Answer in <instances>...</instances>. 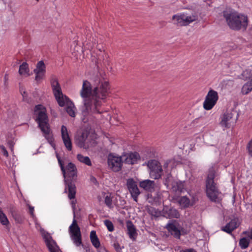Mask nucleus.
Instances as JSON below:
<instances>
[{
  "mask_svg": "<svg viewBox=\"0 0 252 252\" xmlns=\"http://www.w3.org/2000/svg\"><path fill=\"white\" fill-rule=\"evenodd\" d=\"M123 162L129 164H134L140 160V157L139 154L135 152H130L122 156Z\"/></svg>",
  "mask_w": 252,
  "mask_h": 252,
  "instance_id": "nucleus-15",
  "label": "nucleus"
},
{
  "mask_svg": "<svg viewBox=\"0 0 252 252\" xmlns=\"http://www.w3.org/2000/svg\"><path fill=\"white\" fill-rule=\"evenodd\" d=\"M76 110V109L72 101H69L65 106V111L70 117H75Z\"/></svg>",
  "mask_w": 252,
  "mask_h": 252,
  "instance_id": "nucleus-23",
  "label": "nucleus"
},
{
  "mask_svg": "<svg viewBox=\"0 0 252 252\" xmlns=\"http://www.w3.org/2000/svg\"><path fill=\"white\" fill-rule=\"evenodd\" d=\"M29 68L28 64L26 62H24L19 66V73L20 75H29Z\"/></svg>",
  "mask_w": 252,
  "mask_h": 252,
  "instance_id": "nucleus-30",
  "label": "nucleus"
},
{
  "mask_svg": "<svg viewBox=\"0 0 252 252\" xmlns=\"http://www.w3.org/2000/svg\"><path fill=\"white\" fill-rule=\"evenodd\" d=\"M250 244V241L245 237L240 239L239 241V246L242 249L247 248Z\"/></svg>",
  "mask_w": 252,
  "mask_h": 252,
  "instance_id": "nucleus-32",
  "label": "nucleus"
},
{
  "mask_svg": "<svg viewBox=\"0 0 252 252\" xmlns=\"http://www.w3.org/2000/svg\"><path fill=\"white\" fill-rule=\"evenodd\" d=\"M23 94H26V92L24 91V92H23Z\"/></svg>",
  "mask_w": 252,
  "mask_h": 252,
  "instance_id": "nucleus-48",
  "label": "nucleus"
},
{
  "mask_svg": "<svg viewBox=\"0 0 252 252\" xmlns=\"http://www.w3.org/2000/svg\"><path fill=\"white\" fill-rule=\"evenodd\" d=\"M76 203V200H72L71 201V204L72 205V207L73 210V214H74V218L75 217V204Z\"/></svg>",
  "mask_w": 252,
  "mask_h": 252,
  "instance_id": "nucleus-41",
  "label": "nucleus"
},
{
  "mask_svg": "<svg viewBox=\"0 0 252 252\" xmlns=\"http://www.w3.org/2000/svg\"><path fill=\"white\" fill-rule=\"evenodd\" d=\"M57 158L64 178L65 185V192H67L69 199H73L75 198L76 193L75 182L77 180V169L76 165L71 162H68L66 166H64V161L61 159L58 154Z\"/></svg>",
  "mask_w": 252,
  "mask_h": 252,
  "instance_id": "nucleus-2",
  "label": "nucleus"
},
{
  "mask_svg": "<svg viewBox=\"0 0 252 252\" xmlns=\"http://www.w3.org/2000/svg\"><path fill=\"white\" fill-rule=\"evenodd\" d=\"M0 149L1 150V152L2 153L3 155L5 157H8V153L6 148L3 145H0Z\"/></svg>",
  "mask_w": 252,
  "mask_h": 252,
  "instance_id": "nucleus-37",
  "label": "nucleus"
},
{
  "mask_svg": "<svg viewBox=\"0 0 252 252\" xmlns=\"http://www.w3.org/2000/svg\"><path fill=\"white\" fill-rule=\"evenodd\" d=\"M139 186L147 191L153 192L155 190L156 183L154 181L147 179L140 182Z\"/></svg>",
  "mask_w": 252,
  "mask_h": 252,
  "instance_id": "nucleus-18",
  "label": "nucleus"
},
{
  "mask_svg": "<svg viewBox=\"0 0 252 252\" xmlns=\"http://www.w3.org/2000/svg\"><path fill=\"white\" fill-rule=\"evenodd\" d=\"M69 232L71 240L75 246L78 247L82 245V237L80 228L77 224L76 220L74 218L72 224L69 227Z\"/></svg>",
  "mask_w": 252,
  "mask_h": 252,
  "instance_id": "nucleus-7",
  "label": "nucleus"
},
{
  "mask_svg": "<svg viewBox=\"0 0 252 252\" xmlns=\"http://www.w3.org/2000/svg\"><path fill=\"white\" fill-rule=\"evenodd\" d=\"M180 205L184 208H188L190 206V200L186 196H184L180 198L178 201Z\"/></svg>",
  "mask_w": 252,
  "mask_h": 252,
  "instance_id": "nucleus-26",
  "label": "nucleus"
},
{
  "mask_svg": "<svg viewBox=\"0 0 252 252\" xmlns=\"http://www.w3.org/2000/svg\"><path fill=\"white\" fill-rule=\"evenodd\" d=\"M61 133L62 139L69 137L67 127L63 125L61 127Z\"/></svg>",
  "mask_w": 252,
  "mask_h": 252,
  "instance_id": "nucleus-36",
  "label": "nucleus"
},
{
  "mask_svg": "<svg viewBox=\"0 0 252 252\" xmlns=\"http://www.w3.org/2000/svg\"><path fill=\"white\" fill-rule=\"evenodd\" d=\"M171 185V189L172 191L179 194L184 190L185 182H182L180 181H173L172 182Z\"/></svg>",
  "mask_w": 252,
  "mask_h": 252,
  "instance_id": "nucleus-20",
  "label": "nucleus"
},
{
  "mask_svg": "<svg viewBox=\"0 0 252 252\" xmlns=\"http://www.w3.org/2000/svg\"><path fill=\"white\" fill-rule=\"evenodd\" d=\"M250 238L252 239V228L251 232Z\"/></svg>",
  "mask_w": 252,
  "mask_h": 252,
  "instance_id": "nucleus-47",
  "label": "nucleus"
},
{
  "mask_svg": "<svg viewBox=\"0 0 252 252\" xmlns=\"http://www.w3.org/2000/svg\"><path fill=\"white\" fill-rule=\"evenodd\" d=\"M7 74H5V76H4V82H5V84L6 83L7 80Z\"/></svg>",
  "mask_w": 252,
  "mask_h": 252,
  "instance_id": "nucleus-46",
  "label": "nucleus"
},
{
  "mask_svg": "<svg viewBox=\"0 0 252 252\" xmlns=\"http://www.w3.org/2000/svg\"><path fill=\"white\" fill-rule=\"evenodd\" d=\"M126 187L131 194L133 199L138 201V197L140 194V191L137 187V183L132 178H129L126 180Z\"/></svg>",
  "mask_w": 252,
  "mask_h": 252,
  "instance_id": "nucleus-11",
  "label": "nucleus"
},
{
  "mask_svg": "<svg viewBox=\"0 0 252 252\" xmlns=\"http://www.w3.org/2000/svg\"><path fill=\"white\" fill-rule=\"evenodd\" d=\"M149 212L154 216H158V211L156 209L153 208H151L149 209Z\"/></svg>",
  "mask_w": 252,
  "mask_h": 252,
  "instance_id": "nucleus-38",
  "label": "nucleus"
},
{
  "mask_svg": "<svg viewBox=\"0 0 252 252\" xmlns=\"http://www.w3.org/2000/svg\"><path fill=\"white\" fill-rule=\"evenodd\" d=\"M180 252H195V251L192 249H186L184 250H181Z\"/></svg>",
  "mask_w": 252,
  "mask_h": 252,
  "instance_id": "nucleus-44",
  "label": "nucleus"
},
{
  "mask_svg": "<svg viewBox=\"0 0 252 252\" xmlns=\"http://www.w3.org/2000/svg\"><path fill=\"white\" fill-rule=\"evenodd\" d=\"M171 176L170 175H168L167 178H166L164 180V184L167 187H168L169 182Z\"/></svg>",
  "mask_w": 252,
  "mask_h": 252,
  "instance_id": "nucleus-40",
  "label": "nucleus"
},
{
  "mask_svg": "<svg viewBox=\"0 0 252 252\" xmlns=\"http://www.w3.org/2000/svg\"><path fill=\"white\" fill-rule=\"evenodd\" d=\"M42 235L50 252H59L60 251L59 246L50 234L46 232H43L42 233Z\"/></svg>",
  "mask_w": 252,
  "mask_h": 252,
  "instance_id": "nucleus-13",
  "label": "nucleus"
},
{
  "mask_svg": "<svg viewBox=\"0 0 252 252\" xmlns=\"http://www.w3.org/2000/svg\"><path fill=\"white\" fill-rule=\"evenodd\" d=\"M247 148L250 155L252 157V139L249 142Z\"/></svg>",
  "mask_w": 252,
  "mask_h": 252,
  "instance_id": "nucleus-39",
  "label": "nucleus"
},
{
  "mask_svg": "<svg viewBox=\"0 0 252 252\" xmlns=\"http://www.w3.org/2000/svg\"><path fill=\"white\" fill-rule=\"evenodd\" d=\"M165 228L175 238L179 239L181 235V231L175 226L173 222L168 223Z\"/></svg>",
  "mask_w": 252,
  "mask_h": 252,
  "instance_id": "nucleus-19",
  "label": "nucleus"
},
{
  "mask_svg": "<svg viewBox=\"0 0 252 252\" xmlns=\"http://www.w3.org/2000/svg\"><path fill=\"white\" fill-rule=\"evenodd\" d=\"M100 74H97L92 79L94 83V88L90 82L84 80L80 91L81 96L84 100V106L82 114L84 117L90 113L100 114L99 107L101 101L99 99H104L109 93L110 86L108 81L101 77Z\"/></svg>",
  "mask_w": 252,
  "mask_h": 252,
  "instance_id": "nucleus-1",
  "label": "nucleus"
},
{
  "mask_svg": "<svg viewBox=\"0 0 252 252\" xmlns=\"http://www.w3.org/2000/svg\"><path fill=\"white\" fill-rule=\"evenodd\" d=\"M51 85L54 95L60 106H65L69 101H71L68 97L63 94L57 78L53 77L51 80Z\"/></svg>",
  "mask_w": 252,
  "mask_h": 252,
  "instance_id": "nucleus-6",
  "label": "nucleus"
},
{
  "mask_svg": "<svg viewBox=\"0 0 252 252\" xmlns=\"http://www.w3.org/2000/svg\"><path fill=\"white\" fill-rule=\"evenodd\" d=\"M104 202H105V204L107 205V206L108 207H109V208H112L113 207V206L112 204V198L111 197L110 195H107L105 197Z\"/></svg>",
  "mask_w": 252,
  "mask_h": 252,
  "instance_id": "nucleus-34",
  "label": "nucleus"
},
{
  "mask_svg": "<svg viewBox=\"0 0 252 252\" xmlns=\"http://www.w3.org/2000/svg\"><path fill=\"white\" fill-rule=\"evenodd\" d=\"M33 72L36 75L35 77L36 81H38L43 78L46 72V66L43 61H40L37 63Z\"/></svg>",
  "mask_w": 252,
  "mask_h": 252,
  "instance_id": "nucleus-16",
  "label": "nucleus"
},
{
  "mask_svg": "<svg viewBox=\"0 0 252 252\" xmlns=\"http://www.w3.org/2000/svg\"><path fill=\"white\" fill-rule=\"evenodd\" d=\"M197 18L198 17L196 15L192 14L188 16L185 14L180 15H174L172 17L173 20L176 22L175 23L179 26H187L197 20Z\"/></svg>",
  "mask_w": 252,
  "mask_h": 252,
  "instance_id": "nucleus-10",
  "label": "nucleus"
},
{
  "mask_svg": "<svg viewBox=\"0 0 252 252\" xmlns=\"http://www.w3.org/2000/svg\"><path fill=\"white\" fill-rule=\"evenodd\" d=\"M77 158L80 162L84 163L88 166L92 165V162L88 157L84 156L81 154H78L77 155Z\"/></svg>",
  "mask_w": 252,
  "mask_h": 252,
  "instance_id": "nucleus-28",
  "label": "nucleus"
},
{
  "mask_svg": "<svg viewBox=\"0 0 252 252\" xmlns=\"http://www.w3.org/2000/svg\"><path fill=\"white\" fill-rule=\"evenodd\" d=\"M223 16L230 29L245 31L248 25V18L246 15L236 11H224Z\"/></svg>",
  "mask_w": 252,
  "mask_h": 252,
  "instance_id": "nucleus-3",
  "label": "nucleus"
},
{
  "mask_svg": "<svg viewBox=\"0 0 252 252\" xmlns=\"http://www.w3.org/2000/svg\"><path fill=\"white\" fill-rule=\"evenodd\" d=\"M7 144L11 150H13V148L15 144L14 142L12 140H9L7 142Z\"/></svg>",
  "mask_w": 252,
  "mask_h": 252,
  "instance_id": "nucleus-42",
  "label": "nucleus"
},
{
  "mask_svg": "<svg viewBox=\"0 0 252 252\" xmlns=\"http://www.w3.org/2000/svg\"><path fill=\"white\" fill-rule=\"evenodd\" d=\"M90 134L88 130L84 129L78 133L75 136V142L80 148H85V143Z\"/></svg>",
  "mask_w": 252,
  "mask_h": 252,
  "instance_id": "nucleus-14",
  "label": "nucleus"
},
{
  "mask_svg": "<svg viewBox=\"0 0 252 252\" xmlns=\"http://www.w3.org/2000/svg\"><path fill=\"white\" fill-rule=\"evenodd\" d=\"M147 166L150 169V176L151 178L156 180L161 178L163 170L158 161L150 160L148 162Z\"/></svg>",
  "mask_w": 252,
  "mask_h": 252,
  "instance_id": "nucleus-8",
  "label": "nucleus"
},
{
  "mask_svg": "<svg viewBox=\"0 0 252 252\" xmlns=\"http://www.w3.org/2000/svg\"><path fill=\"white\" fill-rule=\"evenodd\" d=\"M232 114L231 113H224L223 116V118L220 122L222 126L225 127L228 126V122L232 118Z\"/></svg>",
  "mask_w": 252,
  "mask_h": 252,
  "instance_id": "nucleus-27",
  "label": "nucleus"
},
{
  "mask_svg": "<svg viewBox=\"0 0 252 252\" xmlns=\"http://www.w3.org/2000/svg\"><path fill=\"white\" fill-rule=\"evenodd\" d=\"M216 172L214 167L209 168L206 180V194L208 197L213 202H216L219 191L215 183Z\"/></svg>",
  "mask_w": 252,
  "mask_h": 252,
  "instance_id": "nucleus-5",
  "label": "nucleus"
},
{
  "mask_svg": "<svg viewBox=\"0 0 252 252\" xmlns=\"http://www.w3.org/2000/svg\"><path fill=\"white\" fill-rule=\"evenodd\" d=\"M29 211H30V213L32 217H33V216H34V214H33L34 208H33V207L30 206L29 207Z\"/></svg>",
  "mask_w": 252,
  "mask_h": 252,
  "instance_id": "nucleus-43",
  "label": "nucleus"
},
{
  "mask_svg": "<svg viewBox=\"0 0 252 252\" xmlns=\"http://www.w3.org/2000/svg\"><path fill=\"white\" fill-rule=\"evenodd\" d=\"M239 225V220L237 218H235L227 223L225 226L222 227L221 230L227 233H231L232 232L237 228Z\"/></svg>",
  "mask_w": 252,
  "mask_h": 252,
  "instance_id": "nucleus-17",
  "label": "nucleus"
},
{
  "mask_svg": "<svg viewBox=\"0 0 252 252\" xmlns=\"http://www.w3.org/2000/svg\"><path fill=\"white\" fill-rule=\"evenodd\" d=\"M10 212L15 221L19 223H22L24 221V217L20 214L13 205L9 207Z\"/></svg>",
  "mask_w": 252,
  "mask_h": 252,
  "instance_id": "nucleus-21",
  "label": "nucleus"
},
{
  "mask_svg": "<svg viewBox=\"0 0 252 252\" xmlns=\"http://www.w3.org/2000/svg\"><path fill=\"white\" fill-rule=\"evenodd\" d=\"M252 91V82L250 80V82H247L243 85L241 89V93L243 94L246 95L248 94Z\"/></svg>",
  "mask_w": 252,
  "mask_h": 252,
  "instance_id": "nucleus-29",
  "label": "nucleus"
},
{
  "mask_svg": "<svg viewBox=\"0 0 252 252\" xmlns=\"http://www.w3.org/2000/svg\"><path fill=\"white\" fill-rule=\"evenodd\" d=\"M219 96L218 93L213 90H210L206 95L203 102V107L206 110H210L216 105Z\"/></svg>",
  "mask_w": 252,
  "mask_h": 252,
  "instance_id": "nucleus-9",
  "label": "nucleus"
},
{
  "mask_svg": "<svg viewBox=\"0 0 252 252\" xmlns=\"http://www.w3.org/2000/svg\"><path fill=\"white\" fill-rule=\"evenodd\" d=\"M127 233L130 238H133L136 235V230L135 226L130 220L126 221Z\"/></svg>",
  "mask_w": 252,
  "mask_h": 252,
  "instance_id": "nucleus-22",
  "label": "nucleus"
},
{
  "mask_svg": "<svg viewBox=\"0 0 252 252\" xmlns=\"http://www.w3.org/2000/svg\"><path fill=\"white\" fill-rule=\"evenodd\" d=\"M164 216L169 218H179L180 214L177 209L172 208L166 212Z\"/></svg>",
  "mask_w": 252,
  "mask_h": 252,
  "instance_id": "nucleus-25",
  "label": "nucleus"
},
{
  "mask_svg": "<svg viewBox=\"0 0 252 252\" xmlns=\"http://www.w3.org/2000/svg\"><path fill=\"white\" fill-rule=\"evenodd\" d=\"M104 223L109 231L112 232L114 230V225L111 221L106 220L104 221Z\"/></svg>",
  "mask_w": 252,
  "mask_h": 252,
  "instance_id": "nucleus-35",
  "label": "nucleus"
},
{
  "mask_svg": "<svg viewBox=\"0 0 252 252\" xmlns=\"http://www.w3.org/2000/svg\"><path fill=\"white\" fill-rule=\"evenodd\" d=\"M114 247L115 249L117 250L120 247V245L118 243H115Z\"/></svg>",
  "mask_w": 252,
  "mask_h": 252,
  "instance_id": "nucleus-45",
  "label": "nucleus"
},
{
  "mask_svg": "<svg viewBox=\"0 0 252 252\" xmlns=\"http://www.w3.org/2000/svg\"><path fill=\"white\" fill-rule=\"evenodd\" d=\"M0 222L3 225H7L9 223V220L5 215L3 212L1 208L0 207Z\"/></svg>",
  "mask_w": 252,
  "mask_h": 252,
  "instance_id": "nucleus-31",
  "label": "nucleus"
},
{
  "mask_svg": "<svg viewBox=\"0 0 252 252\" xmlns=\"http://www.w3.org/2000/svg\"><path fill=\"white\" fill-rule=\"evenodd\" d=\"M90 240L93 245L95 248H98L100 247L99 240L96 234V232L94 230L92 231L90 233Z\"/></svg>",
  "mask_w": 252,
  "mask_h": 252,
  "instance_id": "nucleus-24",
  "label": "nucleus"
},
{
  "mask_svg": "<svg viewBox=\"0 0 252 252\" xmlns=\"http://www.w3.org/2000/svg\"><path fill=\"white\" fill-rule=\"evenodd\" d=\"M62 139L66 149L69 151H71L72 148V145L70 138L68 137L67 138H63Z\"/></svg>",
  "mask_w": 252,
  "mask_h": 252,
  "instance_id": "nucleus-33",
  "label": "nucleus"
},
{
  "mask_svg": "<svg viewBox=\"0 0 252 252\" xmlns=\"http://www.w3.org/2000/svg\"><path fill=\"white\" fill-rule=\"evenodd\" d=\"M123 160L122 157L109 156L108 164L109 167L114 172H118L122 169Z\"/></svg>",
  "mask_w": 252,
  "mask_h": 252,
  "instance_id": "nucleus-12",
  "label": "nucleus"
},
{
  "mask_svg": "<svg viewBox=\"0 0 252 252\" xmlns=\"http://www.w3.org/2000/svg\"><path fill=\"white\" fill-rule=\"evenodd\" d=\"M34 113L35 115H37L35 121L38 123V126L48 142L52 145L54 139L53 136L50 134V129L48 123L49 120L45 108L42 105H36L34 109Z\"/></svg>",
  "mask_w": 252,
  "mask_h": 252,
  "instance_id": "nucleus-4",
  "label": "nucleus"
}]
</instances>
